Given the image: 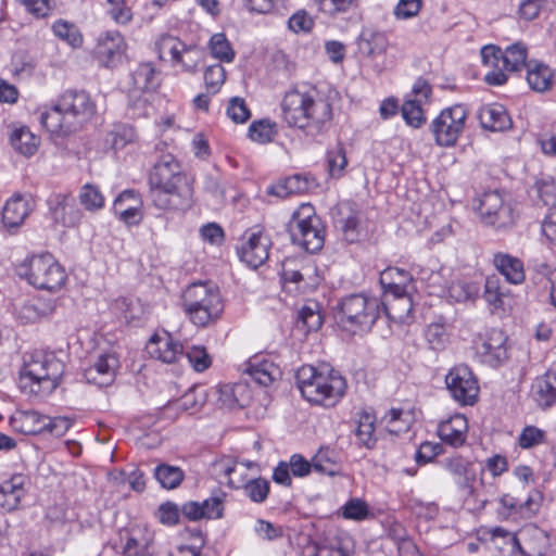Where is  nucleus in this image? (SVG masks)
<instances>
[{"label":"nucleus","mask_w":556,"mask_h":556,"mask_svg":"<svg viewBox=\"0 0 556 556\" xmlns=\"http://www.w3.org/2000/svg\"><path fill=\"white\" fill-rule=\"evenodd\" d=\"M31 212L30 201L21 195L11 198L4 205L2 220L7 227L21 226Z\"/></svg>","instance_id":"nucleus-35"},{"label":"nucleus","mask_w":556,"mask_h":556,"mask_svg":"<svg viewBox=\"0 0 556 556\" xmlns=\"http://www.w3.org/2000/svg\"><path fill=\"white\" fill-rule=\"evenodd\" d=\"M126 49L124 38L118 31H106L98 39L97 55L103 61L104 66H114Z\"/></svg>","instance_id":"nucleus-22"},{"label":"nucleus","mask_w":556,"mask_h":556,"mask_svg":"<svg viewBox=\"0 0 556 556\" xmlns=\"http://www.w3.org/2000/svg\"><path fill=\"white\" fill-rule=\"evenodd\" d=\"M276 134V124L269 119L255 121L249 127L250 139L262 144L273 141Z\"/></svg>","instance_id":"nucleus-53"},{"label":"nucleus","mask_w":556,"mask_h":556,"mask_svg":"<svg viewBox=\"0 0 556 556\" xmlns=\"http://www.w3.org/2000/svg\"><path fill=\"white\" fill-rule=\"evenodd\" d=\"M118 366L119 362L115 354H102L85 369L84 377L88 383L106 387L114 381Z\"/></svg>","instance_id":"nucleus-19"},{"label":"nucleus","mask_w":556,"mask_h":556,"mask_svg":"<svg viewBox=\"0 0 556 556\" xmlns=\"http://www.w3.org/2000/svg\"><path fill=\"white\" fill-rule=\"evenodd\" d=\"M228 117L237 123L243 124L250 118V111L242 98L235 97L229 101L227 108Z\"/></svg>","instance_id":"nucleus-64"},{"label":"nucleus","mask_w":556,"mask_h":556,"mask_svg":"<svg viewBox=\"0 0 556 556\" xmlns=\"http://www.w3.org/2000/svg\"><path fill=\"white\" fill-rule=\"evenodd\" d=\"M546 70L545 66L535 60H528L527 48L525 45L517 42L503 51V68L504 70Z\"/></svg>","instance_id":"nucleus-33"},{"label":"nucleus","mask_w":556,"mask_h":556,"mask_svg":"<svg viewBox=\"0 0 556 556\" xmlns=\"http://www.w3.org/2000/svg\"><path fill=\"white\" fill-rule=\"evenodd\" d=\"M10 142L20 154L31 156L37 152L40 140L27 127H20L11 132Z\"/></svg>","instance_id":"nucleus-40"},{"label":"nucleus","mask_w":556,"mask_h":556,"mask_svg":"<svg viewBox=\"0 0 556 556\" xmlns=\"http://www.w3.org/2000/svg\"><path fill=\"white\" fill-rule=\"evenodd\" d=\"M154 477L164 489H176L184 480L180 467L161 464L154 469Z\"/></svg>","instance_id":"nucleus-44"},{"label":"nucleus","mask_w":556,"mask_h":556,"mask_svg":"<svg viewBox=\"0 0 556 556\" xmlns=\"http://www.w3.org/2000/svg\"><path fill=\"white\" fill-rule=\"evenodd\" d=\"M319 9L329 16L346 13L356 8V0H319Z\"/></svg>","instance_id":"nucleus-62"},{"label":"nucleus","mask_w":556,"mask_h":556,"mask_svg":"<svg viewBox=\"0 0 556 556\" xmlns=\"http://www.w3.org/2000/svg\"><path fill=\"white\" fill-rule=\"evenodd\" d=\"M295 325L304 333L318 330L323 325V317L317 303L305 304L299 312Z\"/></svg>","instance_id":"nucleus-42"},{"label":"nucleus","mask_w":556,"mask_h":556,"mask_svg":"<svg viewBox=\"0 0 556 556\" xmlns=\"http://www.w3.org/2000/svg\"><path fill=\"white\" fill-rule=\"evenodd\" d=\"M47 203L50 215L55 223L65 227H72L79 223L81 212L76 207L70 195L54 193L49 197Z\"/></svg>","instance_id":"nucleus-20"},{"label":"nucleus","mask_w":556,"mask_h":556,"mask_svg":"<svg viewBox=\"0 0 556 556\" xmlns=\"http://www.w3.org/2000/svg\"><path fill=\"white\" fill-rule=\"evenodd\" d=\"M154 533L146 526L128 530L123 546V556H154Z\"/></svg>","instance_id":"nucleus-21"},{"label":"nucleus","mask_w":556,"mask_h":556,"mask_svg":"<svg viewBox=\"0 0 556 556\" xmlns=\"http://www.w3.org/2000/svg\"><path fill=\"white\" fill-rule=\"evenodd\" d=\"M289 232L294 244L309 253L319 251L324 245V231L320 218L313 205L302 204L292 215Z\"/></svg>","instance_id":"nucleus-7"},{"label":"nucleus","mask_w":556,"mask_h":556,"mask_svg":"<svg viewBox=\"0 0 556 556\" xmlns=\"http://www.w3.org/2000/svg\"><path fill=\"white\" fill-rule=\"evenodd\" d=\"M17 273L37 289L58 291L66 282L64 267L49 253L33 255L17 267Z\"/></svg>","instance_id":"nucleus-6"},{"label":"nucleus","mask_w":556,"mask_h":556,"mask_svg":"<svg viewBox=\"0 0 556 556\" xmlns=\"http://www.w3.org/2000/svg\"><path fill=\"white\" fill-rule=\"evenodd\" d=\"M182 305L190 320L201 327L217 320L224 311L219 289L208 282L188 286L182 294Z\"/></svg>","instance_id":"nucleus-5"},{"label":"nucleus","mask_w":556,"mask_h":556,"mask_svg":"<svg viewBox=\"0 0 556 556\" xmlns=\"http://www.w3.org/2000/svg\"><path fill=\"white\" fill-rule=\"evenodd\" d=\"M328 170L331 177L340 178L348 165L345 151L341 146H338L328 151L327 154Z\"/></svg>","instance_id":"nucleus-58"},{"label":"nucleus","mask_w":556,"mask_h":556,"mask_svg":"<svg viewBox=\"0 0 556 556\" xmlns=\"http://www.w3.org/2000/svg\"><path fill=\"white\" fill-rule=\"evenodd\" d=\"M467 111L463 105L443 110L430 125L437 144L453 147L465 128Z\"/></svg>","instance_id":"nucleus-10"},{"label":"nucleus","mask_w":556,"mask_h":556,"mask_svg":"<svg viewBox=\"0 0 556 556\" xmlns=\"http://www.w3.org/2000/svg\"><path fill=\"white\" fill-rule=\"evenodd\" d=\"M425 338L432 350L441 351L446 346L450 336L444 324L432 323L427 327Z\"/></svg>","instance_id":"nucleus-55"},{"label":"nucleus","mask_w":556,"mask_h":556,"mask_svg":"<svg viewBox=\"0 0 556 556\" xmlns=\"http://www.w3.org/2000/svg\"><path fill=\"white\" fill-rule=\"evenodd\" d=\"M478 118L481 127L490 131H505L513 125L506 109L498 103L481 106L478 111Z\"/></svg>","instance_id":"nucleus-24"},{"label":"nucleus","mask_w":556,"mask_h":556,"mask_svg":"<svg viewBox=\"0 0 556 556\" xmlns=\"http://www.w3.org/2000/svg\"><path fill=\"white\" fill-rule=\"evenodd\" d=\"M353 542L348 534L326 536L304 547L301 556H351Z\"/></svg>","instance_id":"nucleus-18"},{"label":"nucleus","mask_w":556,"mask_h":556,"mask_svg":"<svg viewBox=\"0 0 556 556\" xmlns=\"http://www.w3.org/2000/svg\"><path fill=\"white\" fill-rule=\"evenodd\" d=\"M59 101L75 130L88 122L96 112V104L85 91L67 90L59 98Z\"/></svg>","instance_id":"nucleus-14"},{"label":"nucleus","mask_w":556,"mask_h":556,"mask_svg":"<svg viewBox=\"0 0 556 556\" xmlns=\"http://www.w3.org/2000/svg\"><path fill=\"white\" fill-rule=\"evenodd\" d=\"M78 198L81 206L89 212H97L104 206V197L94 185H84L79 191Z\"/></svg>","instance_id":"nucleus-50"},{"label":"nucleus","mask_w":556,"mask_h":556,"mask_svg":"<svg viewBox=\"0 0 556 556\" xmlns=\"http://www.w3.org/2000/svg\"><path fill=\"white\" fill-rule=\"evenodd\" d=\"M380 285L383 294H400L409 291L413 288L412 275L397 267H388L380 274Z\"/></svg>","instance_id":"nucleus-30"},{"label":"nucleus","mask_w":556,"mask_h":556,"mask_svg":"<svg viewBox=\"0 0 556 556\" xmlns=\"http://www.w3.org/2000/svg\"><path fill=\"white\" fill-rule=\"evenodd\" d=\"M445 383L451 396L460 405H473L479 395V383L472 370L466 365L450 369Z\"/></svg>","instance_id":"nucleus-11"},{"label":"nucleus","mask_w":556,"mask_h":556,"mask_svg":"<svg viewBox=\"0 0 556 556\" xmlns=\"http://www.w3.org/2000/svg\"><path fill=\"white\" fill-rule=\"evenodd\" d=\"M375 417L367 412L359 414L357 420V427L355 429V435L357 437L361 444L370 448L376 443L375 438Z\"/></svg>","instance_id":"nucleus-46"},{"label":"nucleus","mask_w":556,"mask_h":556,"mask_svg":"<svg viewBox=\"0 0 556 556\" xmlns=\"http://www.w3.org/2000/svg\"><path fill=\"white\" fill-rule=\"evenodd\" d=\"M295 379L306 401L325 407L334 406L346 391L345 379L327 364L317 367L303 365L298 369Z\"/></svg>","instance_id":"nucleus-3"},{"label":"nucleus","mask_w":556,"mask_h":556,"mask_svg":"<svg viewBox=\"0 0 556 556\" xmlns=\"http://www.w3.org/2000/svg\"><path fill=\"white\" fill-rule=\"evenodd\" d=\"M346 211L348 213L344 214L343 207L340 210L342 217L336 223L337 226L340 227L344 239L352 243L357 241L359 237V215L350 207H346Z\"/></svg>","instance_id":"nucleus-47"},{"label":"nucleus","mask_w":556,"mask_h":556,"mask_svg":"<svg viewBox=\"0 0 556 556\" xmlns=\"http://www.w3.org/2000/svg\"><path fill=\"white\" fill-rule=\"evenodd\" d=\"M151 358L165 364H174L185 357L182 345L175 341L167 332L154 334L146 345Z\"/></svg>","instance_id":"nucleus-17"},{"label":"nucleus","mask_w":556,"mask_h":556,"mask_svg":"<svg viewBox=\"0 0 556 556\" xmlns=\"http://www.w3.org/2000/svg\"><path fill=\"white\" fill-rule=\"evenodd\" d=\"M139 201L131 190L122 192L114 201V211L127 224H137L141 218Z\"/></svg>","instance_id":"nucleus-38"},{"label":"nucleus","mask_w":556,"mask_h":556,"mask_svg":"<svg viewBox=\"0 0 556 556\" xmlns=\"http://www.w3.org/2000/svg\"><path fill=\"white\" fill-rule=\"evenodd\" d=\"M314 273L315 266L305 258H287L281 264V277L286 282L299 283Z\"/></svg>","instance_id":"nucleus-39"},{"label":"nucleus","mask_w":556,"mask_h":556,"mask_svg":"<svg viewBox=\"0 0 556 556\" xmlns=\"http://www.w3.org/2000/svg\"><path fill=\"white\" fill-rule=\"evenodd\" d=\"M226 493L223 491L214 492L211 497L203 502H187L181 507L182 515L191 521L200 519H218L224 514V503Z\"/></svg>","instance_id":"nucleus-16"},{"label":"nucleus","mask_w":556,"mask_h":556,"mask_svg":"<svg viewBox=\"0 0 556 556\" xmlns=\"http://www.w3.org/2000/svg\"><path fill=\"white\" fill-rule=\"evenodd\" d=\"M40 124L52 135L65 136L75 131L58 100L51 108L43 110L39 117Z\"/></svg>","instance_id":"nucleus-26"},{"label":"nucleus","mask_w":556,"mask_h":556,"mask_svg":"<svg viewBox=\"0 0 556 556\" xmlns=\"http://www.w3.org/2000/svg\"><path fill=\"white\" fill-rule=\"evenodd\" d=\"M217 393L218 403L230 409L244 407L250 400V391L244 383L223 384Z\"/></svg>","instance_id":"nucleus-36"},{"label":"nucleus","mask_w":556,"mask_h":556,"mask_svg":"<svg viewBox=\"0 0 556 556\" xmlns=\"http://www.w3.org/2000/svg\"><path fill=\"white\" fill-rule=\"evenodd\" d=\"M479 293V287L476 283L457 280L451 282L444 294L456 302H466L475 299Z\"/></svg>","instance_id":"nucleus-51"},{"label":"nucleus","mask_w":556,"mask_h":556,"mask_svg":"<svg viewBox=\"0 0 556 556\" xmlns=\"http://www.w3.org/2000/svg\"><path fill=\"white\" fill-rule=\"evenodd\" d=\"M250 468H256V465L252 462H235L232 465H225L223 470L225 476L228 477V484L231 488L239 489L243 488L250 480L247 477Z\"/></svg>","instance_id":"nucleus-45"},{"label":"nucleus","mask_w":556,"mask_h":556,"mask_svg":"<svg viewBox=\"0 0 556 556\" xmlns=\"http://www.w3.org/2000/svg\"><path fill=\"white\" fill-rule=\"evenodd\" d=\"M46 415L36 410H16L10 418L15 431L24 434H37L46 430Z\"/></svg>","instance_id":"nucleus-31"},{"label":"nucleus","mask_w":556,"mask_h":556,"mask_svg":"<svg viewBox=\"0 0 556 556\" xmlns=\"http://www.w3.org/2000/svg\"><path fill=\"white\" fill-rule=\"evenodd\" d=\"M269 482L262 478L250 479L243 486L244 494L254 503H263L269 493Z\"/></svg>","instance_id":"nucleus-56"},{"label":"nucleus","mask_w":556,"mask_h":556,"mask_svg":"<svg viewBox=\"0 0 556 556\" xmlns=\"http://www.w3.org/2000/svg\"><path fill=\"white\" fill-rule=\"evenodd\" d=\"M288 26L294 34H307L314 27V18L306 11L300 10L290 16Z\"/></svg>","instance_id":"nucleus-63"},{"label":"nucleus","mask_w":556,"mask_h":556,"mask_svg":"<svg viewBox=\"0 0 556 556\" xmlns=\"http://www.w3.org/2000/svg\"><path fill=\"white\" fill-rule=\"evenodd\" d=\"M506 337L501 330L493 329L475 342V351L481 363L498 366L507 358Z\"/></svg>","instance_id":"nucleus-15"},{"label":"nucleus","mask_w":556,"mask_h":556,"mask_svg":"<svg viewBox=\"0 0 556 556\" xmlns=\"http://www.w3.org/2000/svg\"><path fill=\"white\" fill-rule=\"evenodd\" d=\"M52 30L58 38L73 48L80 47L83 43V35L73 23L59 20L52 25Z\"/></svg>","instance_id":"nucleus-48"},{"label":"nucleus","mask_w":556,"mask_h":556,"mask_svg":"<svg viewBox=\"0 0 556 556\" xmlns=\"http://www.w3.org/2000/svg\"><path fill=\"white\" fill-rule=\"evenodd\" d=\"M283 117L291 127L308 136L320 134L332 118V106L316 88L292 89L286 92L281 103Z\"/></svg>","instance_id":"nucleus-2"},{"label":"nucleus","mask_w":556,"mask_h":556,"mask_svg":"<svg viewBox=\"0 0 556 556\" xmlns=\"http://www.w3.org/2000/svg\"><path fill=\"white\" fill-rule=\"evenodd\" d=\"M493 264L508 282L518 285L525 280L523 264L519 258L497 253L494 255Z\"/></svg>","instance_id":"nucleus-37"},{"label":"nucleus","mask_w":556,"mask_h":556,"mask_svg":"<svg viewBox=\"0 0 556 556\" xmlns=\"http://www.w3.org/2000/svg\"><path fill=\"white\" fill-rule=\"evenodd\" d=\"M149 186L152 203L159 210L178 211L191 204L192 185L172 154L163 155L154 164Z\"/></svg>","instance_id":"nucleus-1"},{"label":"nucleus","mask_w":556,"mask_h":556,"mask_svg":"<svg viewBox=\"0 0 556 556\" xmlns=\"http://www.w3.org/2000/svg\"><path fill=\"white\" fill-rule=\"evenodd\" d=\"M531 395L543 408L554 405L556 403V374L547 371L538 377L532 383Z\"/></svg>","instance_id":"nucleus-32"},{"label":"nucleus","mask_w":556,"mask_h":556,"mask_svg":"<svg viewBox=\"0 0 556 556\" xmlns=\"http://www.w3.org/2000/svg\"><path fill=\"white\" fill-rule=\"evenodd\" d=\"M421 99H408L401 109L402 116L407 125L419 128L426 123Z\"/></svg>","instance_id":"nucleus-49"},{"label":"nucleus","mask_w":556,"mask_h":556,"mask_svg":"<svg viewBox=\"0 0 556 556\" xmlns=\"http://www.w3.org/2000/svg\"><path fill=\"white\" fill-rule=\"evenodd\" d=\"M388 432L400 434L406 432L410 426V416L402 409L392 408L382 418Z\"/></svg>","instance_id":"nucleus-52"},{"label":"nucleus","mask_w":556,"mask_h":556,"mask_svg":"<svg viewBox=\"0 0 556 556\" xmlns=\"http://www.w3.org/2000/svg\"><path fill=\"white\" fill-rule=\"evenodd\" d=\"M210 51L212 56L222 62H231L235 58V52L230 47L224 34L217 33L211 37Z\"/></svg>","instance_id":"nucleus-54"},{"label":"nucleus","mask_w":556,"mask_h":556,"mask_svg":"<svg viewBox=\"0 0 556 556\" xmlns=\"http://www.w3.org/2000/svg\"><path fill=\"white\" fill-rule=\"evenodd\" d=\"M341 509L343 518L350 520L362 521L369 516L367 503L357 497L349 500Z\"/></svg>","instance_id":"nucleus-57"},{"label":"nucleus","mask_w":556,"mask_h":556,"mask_svg":"<svg viewBox=\"0 0 556 556\" xmlns=\"http://www.w3.org/2000/svg\"><path fill=\"white\" fill-rule=\"evenodd\" d=\"M526 79L533 91L545 92L555 84L553 72H527Z\"/></svg>","instance_id":"nucleus-61"},{"label":"nucleus","mask_w":556,"mask_h":556,"mask_svg":"<svg viewBox=\"0 0 556 556\" xmlns=\"http://www.w3.org/2000/svg\"><path fill=\"white\" fill-rule=\"evenodd\" d=\"M26 478L22 475L13 476L0 484V507L11 511L16 509L26 494Z\"/></svg>","instance_id":"nucleus-28"},{"label":"nucleus","mask_w":556,"mask_h":556,"mask_svg":"<svg viewBox=\"0 0 556 556\" xmlns=\"http://www.w3.org/2000/svg\"><path fill=\"white\" fill-rule=\"evenodd\" d=\"M159 58L169 66L176 67L182 64V54L188 52L187 47L178 38L170 35H162L156 42Z\"/></svg>","instance_id":"nucleus-34"},{"label":"nucleus","mask_w":556,"mask_h":556,"mask_svg":"<svg viewBox=\"0 0 556 556\" xmlns=\"http://www.w3.org/2000/svg\"><path fill=\"white\" fill-rule=\"evenodd\" d=\"M63 371L64 364L53 352H26L20 371V387L30 394H50L60 384Z\"/></svg>","instance_id":"nucleus-4"},{"label":"nucleus","mask_w":556,"mask_h":556,"mask_svg":"<svg viewBox=\"0 0 556 556\" xmlns=\"http://www.w3.org/2000/svg\"><path fill=\"white\" fill-rule=\"evenodd\" d=\"M127 92L130 101L129 114L131 117L147 116L150 93L160 86L156 72H129L127 75Z\"/></svg>","instance_id":"nucleus-9"},{"label":"nucleus","mask_w":556,"mask_h":556,"mask_svg":"<svg viewBox=\"0 0 556 556\" xmlns=\"http://www.w3.org/2000/svg\"><path fill=\"white\" fill-rule=\"evenodd\" d=\"M53 312L52 305L41 300H34L22 304L17 308V318L24 324L36 323L48 317Z\"/></svg>","instance_id":"nucleus-41"},{"label":"nucleus","mask_w":556,"mask_h":556,"mask_svg":"<svg viewBox=\"0 0 556 556\" xmlns=\"http://www.w3.org/2000/svg\"><path fill=\"white\" fill-rule=\"evenodd\" d=\"M481 219L498 229L514 225L516 216L510 205L505 204L497 191L484 192L477 206Z\"/></svg>","instance_id":"nucleus-12"},{"label":"nucleus","mask_w":556,"mask_h":556,"mask_svg":"<svg viewBox=\"0 0 556 556\" xmlns=\"http://www.w3.org/2000/svg\"><path fill=\"white\" fill-rule=\"evenodd\" d=\"M341 321L362 330L370 329L380 315V302L376 298L353 294L341 302Z\"/></svg>","instance_id":"nucleus-8"},{"label":"nucleus","mask_w":556,"mask_h":556,"mask_svg":"<svg viewBox=\"0 0 556 556\" xmlns=\"http://www.w3.org/2000/svg\"><path fill=\"white\" fill-rule=\"evenodd\" d=\"M185 357L188 363L197 371H203L211 365V357L203 346H191L184 351Z\"/></svg>","instance_id":"nucleus-60"},{"label":"nucleus","mask_w":556,"mask_h":556,"mask_svg":"<svg viewBox=\"0 0 556 556\" xmlns=\"http://www.w3.org/2000/svg\"><path fill=\"white\" fill-rule=\"evenodd\" d=\"M270 248L269 236L262 229H252L245 232L238 254L243 263L256 269L268 260Z\"/></svg>","instance_id":"nucleus-13"},{"label":"nucleus","mask_w":556,"mask_h":556,"mask_svg":"<svg viewBox=\"0 0 556 556\" xmlns=\"http://www.w3.org/2000/svg\"><path fill=\"white\" fill-rule=\"evenodd\" d=\"M505 291L501 286L500 279L495 276H490L485 280L484 285V299L494 308H498L503 305V298Z\"/></svg>","instance_id":"nucleus-59"},{"label":"nucleus","mask_w":556,"mask_h":556,"mask_svg":"<svg viewBox=\"0 0 556 556\" xmlns=\"http://www.w3.org/2000/svg\"><path fill=\"white\" fill-rule=\"evenodd\" d=\"M468 422L464 415L455 414L438 426V435L445 443L454 447L462 446L467 439Z\"/></svg>","instance_id":"nucleus-23"},{"label":"nucleus","mask_w":556,"mask_h":556,"mask_svg":"<svg viewBox=\"0 0 556 556\" xmlns=\"http://www.w3.org/2000/svg\"><path fill=\"white\" fill-rule=\"evenodd\" d=\"M445 468L454 476L457 485L468 494L473 493L477 480L476 466L469 460L457 456L446 459Z\"/></svg>","instance_id":"nucleus-25"},{"label":"nucleus","mask_w":556,"mask_h":556,"mask_svg":"<svg viewBox=\"0 0 556 556\" xmlns=\"http://www.w3.org/2000/svg\"><path fill=\"white\" fill-rule=\"evenodd\" d=\"M394 321H405L413 309V301L409 291L400 294H383L380 308Z\"/></svg>","instance_id":"nucleus-29"},{"label":"nucleus","mask_w":556,"mask_h":556,"mask_svg":"<svg viewBox=\"0 0 556 556\" xmlns=\"http://www.w3.org/2000/svg\"><path fill=\"white\" fill-rule=\"evenodd\" d=\"M386 45L387 40L382 34L369 29L362 31L358 38L359 52L368 56L381 53Z\"/></svg>","instance_id":"nucleus-43"},{"label":"nucleus","mask_w":556,"mask_h":556,"mask_svg":"<svg viewBox=\"0 0 556 556\" xmlns=\"http://www.w3.org/2000/svg\"><path fill=\"white\" fill-rule=\"evenodd\" d=\"M244 372L251 379L263 387H267L281 376V370L271 361L261 357H253L247 364Z\"/></svg>","instance_id":"nucleus-27"}]
</instances>
